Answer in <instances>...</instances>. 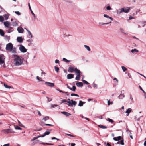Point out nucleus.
Returning a JSON list of instances; mask_svg holds the SVG:
<instances>
[{
    "mask_svg": "<svg viewBox=\"0 0 146 146\" xmlns=\"http://www.w3.org/2000/svg\"><path fill=\"white\" fill-rule=\"evenodd\" d=\"M14 63L15 65L19 66L22 65L23 61L20 57L17 55H14Z\"/></svg>",
    "mask_w": 146,
    "mask_h": 146,
    "instance_id": "f257e3e1",
    "label": "nucleus"
},
{
    "mask_svg": "<svg viewBox=\"0 0 146 146\" xmlns=\"http://www.w3.org/2000/svg\"><path fill=\"white\" fill-rule=\"evenodd\" d=\"M71 102H70V101H67L65 99H64L62 100L61 103L62 104L64 102H67L68 103V105L70 106H73V105L75 106L77 104L76 102L75 101H74L73 100H71Z\"/></svg>",
    "mask_w": 146,
    "mask_h": 146,
    "instance_id": "f03ea898",
    "label": "nucleus"
},
{
    "mask_svg": "<svg viewBox=\"0 0 146 146\" xmlns=\"http://www.w3.org/2000/svg\"><path fill=\"white\" fill-rule=\"evenodd\" d=\"M130 8L129 7H127L126 8H122L121 9L119 10V13H121L123 12H125V13H128L129 12Z\"/></svg>",
    "mask_w": 146,
    "mask_h": 146,
    "instance_id": "7ed1b4c3",
    "label": "nucleus"
},
{
    "mask_svg": "<svg viewBox=\"0 0 146 146\" xmlns=\"http://www.w3.org/2000/svg\"><path fill=\"white\" fill-rule=\"evenodd\" d=\"M79 70L77 69L76 68H75L72 66H70L69 67L68 71L70 73H72L74 71H75V73L77 72V71Z\"/></svg>",
    "mask_w": 146,
    "mask_h": 146,
    "instance_id": "20e7f679",
    "label": "nucleus"
},
{
    "mask_svg": "<svg viewBox=\"0 0 146 146\" xmlns=\"http://www.w3.org/2000/svg\"><path fill=\"white\" fill-rule=\"evenodd\" d=\"M13 48V45L11 43L8 44L6 45V49L7 50L11 51Z\"/></svg>",
    "mask_w": 146,
    "mask_h": 146,
    "instance_id": "39448f33",
    "label": "nucleus"
},
{
    "mask_svg": "<svg viewBox=\"0 0 146 146\" xmlns=\"http://www.w3.org/2000/svg\"><path fill=\"white\" fill-rule=\"evenodd\" d=\"M104 16L108 19L106 20L105 21L106 22H109L110 21H111H111L113 20V19L112 17L109 16L108 15H107L106 14H104Z\"/></svg>",
    "mask_w": 146,
    "mask_h": 146,
    "instance_id": "423d86ee",
    "label": "nucleus"
},
{
    "mask_svg": "<svg viewBox=\"0 0 146 146\" xmlns=\"http://www.w3.org/2000/svg\"><path fill=\"white\" fill-rule=\"evenodd\" d=\"M81 72L80 70L77 71V72L76 73L77 75L76 77V80H80V78L81 77Z\"/></svg>",
    "mask_w": 146,
    "mask_h": 146,
    "instance_id": "0eeeda50",
    "label": "nucleus"
},
{
    "mask_svg": "<svg viewBox=\"0 0 146 146\" xmlns=\"http://www.w3.org/2000/svg\"><path fill=\"white\" fill-rule=\"evenodd\" d=\"M52 130L51 129H47L44 134L42 135H40V137H43L46 135H49L50 133V132L52 131Z\"/></svg>",
    "mask_w": 146,
    "mask_h": 146,
    "instance_id": "6e6552de",
    "label": "nucleus"
},
{
    "mask_svg": "<svg viewBox=\"0 0 146 146\" xmlns=\"http://www.w3.org/2000/svg\"><path fill=\"white\" fill-rule=\"evenodd\" d=\"M3 131L6 133H14V132L13 130L11 129H5L3 130Z\"/></svg>",
    "mask_w": 146,
    "mask_h": 146,
    "instance_id": "1a4fd4ad",
    "label": "nucleus"
},
{
    "mask_svg": "<svg viewBox=\"0 0 146 146\" xmlns=\"http://www.w3.org/2000/svg\"><path fill=\"white\" fill-rule=\"evenodd\" d=\"M19 49L20 51L23 52H25L27 51V49L22 45H20L19 47Z\"/></svg>",
    "mask_w": 146,
    "mask_h": 146,
    "instance_id": "9d476101",
    "label": "nucleus"
},
{
    "mask_svg": "<svg viewBox=\"0 0 146 146\" xmlns=\"http://www.w3.org/2000/svg\"><path fill=\"white\" fill-rule=\"evenodd\" d=\"M45 84L46 85L51 87H53L54 86V84L53 83L46 82H45Z\"/></svg>",
    "mask_w": 146,
    "mask_h": 146,
    "instance_id": "9b49d317",
    "label": "nucleus"
},
{
    "mask_svg": "<svg viewBox=\"0 0 146 146\" xmlns=\"http://www.w3.org/2000/svg\"><path fill=\"white\" fill-rule=\"evenodd\" d=\"M17 30L18 32L20 33H23L24 31L23 29L21 27H18Z\"/></svg>",
    "mask_w": 146,
    "mask_h": 146,
    "instance_id": "f8f14e48",
    "label": "nucleus"
},
{
    "mask_svg": "<svg viewBox=\"0 0 146 146\" xmlns=\"http://www.w3.org/2000/svg\"><path fill=\"white\" fill-rule=\"evenodd\" d=\"M17 40L18 42L21 43L22 42L23 40L21 37H18L17 38Z\"/></svg>",
    "mask_w": 146,
    "mask_h": 146,
    "instance_id": "ddd939ff",
    "label": "nucleus"
},
{
    "mask_svg": "<svg viewBox=\"0 0 146 146\" xmlns=\"http://www.w3.org/2000/svg\"><path fill=\"white\" fill-rule=\"evenodd\" d=\"M74 76L73 74H69L67 75V78L68 79H72L74 78Z\"/></svg>",
    "mask_w": 146,
    "mask_h": 146,
    "instance_id": "4468645a",
    "label": "nucleus"
},
{
    "mask_svg": "<svg viewBox=\"0 0 146 146\" xmlns=\"http://www.w3.org/2000/svg\"><path fill=\"white\" fill-rule=\"evenodd\" d=\"M4 25L7 27H9V26L10 25V23L7 21L4 22Z\"/></svg>",
    "mask_w": 146,
    "mask_h": 146,
    "instance_id": "2eb2a0df",
    "label": "nucleus"
},
{
    "mask_svg": "<svg viewBox=\"0 0 146 146\" xmlns=\"http://www.w3.org/2000/svg\"><path fill=\"white\" fill-rule=\"evenodd\" d=\"M76 85L78 87H82L83 86V84L82 82H78L76 83Z\"/></svg>",
    "mask_w": 146,
    "mask_h": 146,
    "instance_id": "dca6fc26",
    "label": "nucleus"
},
{
    "mask_svg": "<svg viewBox=\"0 0 146 146\" xmlns=\"http://www.w3.org/2000/svg\"><path fill=\"white\" fill-rule=\"evenodd\" d=\"M40 125L42 126H44V125L46 126H53L54 125L52 124H44V123L42 122H41L40 123Z\"/></svg>",
    "mask_w": 146,
    "mask_h": 146,
    "instance_id": "f3484780",
    "label": "nucleus"
},
{
    "mask_svg": "<svg viewBox=\"0 0 146 146\" xmlns=\"http://www.w3.org/2000/svg\"><path fill=\"white\" fill-rule=\"evenodd\" d=\"M121 137L119 136L117 137H114L113 139L115 141H117L120 140L121 139Z\"/></svg>",
    "mask_w": 146,
    "mask_h": 146,
    "instance_id": "a211bd4d",
    "label": "nucleus"
},
{
    "mask_svg": "<svg viewBox=\"0 0 146 146\" xmlns=\"http://www.w3.org/2000/svg\"><path fill=\"white\" fill-rule=\"evenodd\" d=\"M132 109L130 108H129L127 109L126 111V113H127V116L131 112Z\"/></svg>",
    "mask_w": 146,
    "mask_h": 146,
    "instance_id": "6ab92c4d",
    "label": "nucleus"
},
{
    "mask_svg": "<svg viewBox=\"0 0 146 146\" xmlns=\"http://www.w3.org/2000/svg\"><path fill=\"white\" fill-rule=\"evenodd\" d=\"M28 5H29V9H30V11H31V13L34 16V18L35 19V15L34 13H33V11L32 10V9H31V7L30 4L29 3H28Z\"/></svg>",
    "mask_w": 146,
    "mask_h": 146,
    "instance_id": "aec40b11",
    "label": "nucleus"
},
{
    "mask_svg": "<svg viewBox=\"0 0 146 146\" xmlns=\"http://www.w3.org/2000/svg\"><path fill=\"white\" fill-rule=\"evenodd\" d=\"M61 113H62L64 114V115L66 116H67V117L69 115H71V114H70V113H68L67 112H62Z\"/></svg>",
    "mask_w": 146,
    "mask_h": 146,
    "instance_id": "412c9836",
    "label": "nucleus"
},
{
    "mask_svg": "<svg viewBox=\"0 0 146 146\" xmlns=\"http://www.w3.org/2000/svg\"><path fill=\"white\" fill-rule=\"evenodd\" d=\"M28 32V34H29V37L30 38H32L33 37L32 34L31 32L28 30L26 28H25Z\"/></svg>",
    "mask_w": 146,
    "mask_h": 146,
    "instance_id": "4be33fe9",
    "label": "nucleus"
},
{
    "mask_svg": "<svg viewBox=\"0 0 146 146\" xmlns=\"http://www.w3.org/2000/svg\"><path fill=\"white\" fill-rule=\"evenodd\" d=\"M111 23V22L110 21L109 22H107L106 23H102L101 22H100L99 23V24L100 25H104V24H108Z\"/></svg>",
    "mask_w": 146,
    "mask_h": 146,
    "instance_id": "5701e85b",
    "label": "nucleus"
},
{
    "mask_svg": "<svg viewBox=\"0 0 146 146\" xmlns=\"http://www.w3.org/2000/svg\"><path fill=\"white\" fill-rule=\"evenodd\" d=\"M85 103V102H83L81 101H79V103L78 104V106H83V104Z\"/></svg>",
    "mask_w": 146,
    "mask_h": 146,
    "instance_id": "b1692460",
    "label": "nucleus"
},
{
    "mask_svg": "<svg viewBox=\"0 0 146 146\" xmlns=\"http://www.w3.org/2000/svg\"><path fill=\"white\" fill-rule=\"evenodd\" d=\"M5 33L3 30L0 29V35L2 36H4Z\"/></svg>",
    "mask_w": 146,
    "mask_h": 146,
    "instance_id": "393cba45",
    "label": "nucleus"
},
{
    "mask_svg": "<svg viewBox=\"0 0 146 146\" xmlns=\"http://www.w3.org/2000/svg\"><path fill=\"white\" fill-rule=\"evenodd\" d=\"M49 119V117L48 116H46V117H44L42 119V120H43L44 121H46V120Z\"/></svg>",
    "mask_w": 146,
    "mask_h": 146,
    "instance_id": "a878e982",
    "label": "nucleus"
},
{
    "mask_svg": "<svg viewBox=\"0 0 146 146\" xmlns=\"http://www.w3.org/2000/svg\"><path fill=\"white\" fill-rule=\"evenodd\" d=\"M4 63V60H3L2 57L1 56L0 57V64H1Z\"/></svg>",
    "mask_w": 146,
    "mask_h": 146,
    "instance_id": "bb28decb",
    "label": "nucleus"
},
{
    "mask_svg": "<svg viewBox=\"0 0 146 146\" xmlns=\"http://www.w3.org/2000/svg\"><path fill=\"white\" fill-rule=\"evenodd\" d=\"M106 120L107 121L111 122V123H113L114 122V121L113 120H112V119H111L109 118H108L107 119H106Z\"/></svg>",
    "mask_w": 146,
    "mask_h": 146,
    "instance_id": "cd10ccee",
    "label": "nucleus"
},
{
    "mask_svg": "<svg viewBox=\"0 0 146 146\" xmlns=\"http://www.w3.org/2000/svg\"><path fill=\"white\" fill-rule=\"evenodd\" d=\"M98 126L100 128L102 129H106L107 128V127L105 126L102 125H98Z\"/></svg>",
    "mask_w": 146,
    "mask_h": 146,
    "instance_id": "c85d7f7f",
    "label": "nucleus"
},
{
    "mask_svg": "<svg viewBox=\"0 0 146 146\" xmlns=\"http://www.w3.org/2000/svg\"><path fill=\"white\" fill-rule=\"evenodd\" d=\"M13 31V29L11 27H9V29L7 30V32L10 33Z\"/></svg>",
    "mask_w": 146,
    "mask_h": 146,
    "instance_id": "c756f323",
    "label": "nucleus"
},
{
    "mask_svg": "<svg viewBox=\"0 0 146 146\" xmlns=\"http://www.w3.org/2000/svg\"><path fill=\"white\" fill-rule=\"evenodd\" d=\"M40 144H41L44 145H54V144L53 143H44V142L41 143H40Z\"/></svg>",
    "mask_w": 146,
    "mask_h": 146,
    "instance_id": "7c9ffc66",
    "label": "nucleus"
},
{
    "mask_svg": "<svg viewBox=\"0 0 146 146\" xmlns=\"http://www.w3.org/2000/svg\"><path fill=\"white\" fill-rule=\"evenodd\" d=\"M5 39L6 40L9 41L10 39V36L7 35H6L5 36Z\"/></svg>",
    "mask_w": 146,
    "mask_h": 146,
    "instance_id": "2f4dec72",
    "label": "nucleus"
},
{
    "mask_svg": "<svg viewBox=\"0 0 146 146\" xmlns=\"http://www.w3.org/2000/svg\"><path fill=\"white\" fill-rule=\"evenodd\" d=\"M131 52L133 53H134V52H138V50L136 49H132L131 50Z\"/></svg>",
    "mask_w": 146,
    "mask_h": 146,
    "instance_id": "473e14b6",
    "label": "nucleus"
},
{
    "mask_svg": "<svg viewBox=\"0 0 146 146\" xmlns=\"http://www.w3.org/2000/svg\"><path fill=\"white\" fill-rule=\"evenodd\" d=\"M4 86L6 88H12L11 86H8L5 83L4 84Z\"/></svg>",
    "mask_w": 146,
    "mask_h": 146,
    "instance_id": "72a5a7b5",
    "label": "nucleus"
},
{
    "mask_svg": "<svg viewBox=\"0 0 146 146\" xmlns=\"http://www.w3.org/2000/svg\"><path fill=\"white\" fill-rule=\"evenodd\" d=\"M55 70L57 72H58L59 70V68L58 67H57L56 66L54 67Z\"/></svg>",
    "mask_w": 146,
    "mask_h": 146,
    "instance_id": "f704fd0d",
    "label": "nucleus"
},
{
    "mask_svg": "<svg viewBox=\"0 0 146 146\" xmlns=\"http://www.w3.org/2000/svg\"><path fill=\"white\" fill-rule=\"evenodd\" d=\"M84 47L85 48L89 51H90V48L88 46L85 45Z\"/></svg>",
    "mask_w": 146,
    "mask_h": 146,
    "instance_id": "c9c22d12",
    "label": "nucleus"
},
{
    "mask_svg": "<svg viewBox=\"0 0 146 146\" xmlns=\"http://www.w3.org/2000/svg\"><path fill=\"white\" fill-rule=\"evenodd\" d=\"M15 129H16L21 130L22 128L18 126H15Z\"/></svg>",
    "mask_w": 146,
    "mask_h": 146,
    "instance_id": "e433bc0d",
    "label": "nucleus"
},
{
    "mask_svg": "<svg viewBox=\"0 0 146 146\" xmlns=\"http://www.w3.org/2000/svg\"><path fill=\"white\" fill-rule=\"evenodd\" d=\"M40 137H40V136H38L36 137H34L33 138V139H32V141H34V140H35L36 139Z\"/></svg>",
    "mask_w": 146,
    "mask_h": 146,
    "instance_id": "4c0bfd02",
    "label": "nucleus"
},
{
    "mask_svg": "<svg viewBox=\"0 0 146 146\" xmlns=\"http://www.w3.org/2000/svg\"><path fill=\"white\" fill-rule=\"evenodd\" d=\"M12 25L13 26H17L18 25L17 23V22L15 21L12 23Z\"/></svg>",
    "mask_w": 146,
    "mask_h": 146,
    "instance_id": "58836bf2",
    "label": "nucleus"
},
{
    "mask_svg": "<svg viewBox=\"0 0 146 146\" xmlns=\"http://www.w3.org/2000/svg\"><path fill=\"white\" fill-rule=\"evenodd\" d=\"M121 67L123 72H125L127 70V69L124 66H122Z\"/></svg>",
    "mask_w": 146,
    "mask_h": 146,
    "instance_id": "ea45409f",
    "label": "nucleus"
},
{
    "mask_svg": "<svg viewBox=\"0 0 146 146\" xmlns=\"http://www.w3.org/2000/svg\"><path fill=\"white\" fill-rule=\"evenodd\" d=\"M125 97V96L123 94H120L118 97L120 99H122L123 98Z\"/></svg>",
    "mask_w": 146,
    "mask_h": 146,
    "instance_id": "a19ab883",
    "label": "nucleus"
},
{
    "mask_svg": "<svg viewBox=\"0 0 146 146\" xmlns=\"http://www.w3.org/2000/svg\"><path fill=\"white\" fill-rule=\"evenodd\" d=\"M63 61H64L65 62H66L67 63H68V62H70V61L69 60H67V59H66L65 58H63Z\"/></svg>",
    "mask_w": 146,
    "mask_h": 146,
    "instance_id": "79ce46f5",
    "label": "nucleus"
},
{
    "mask_svg": "<svg viewBox=\"0 0 146 146\" xmlns=\"http://www.w3.org/2000/svg\"><path fill=\"white\" fill-rule=\"evenodd\" d=\"M4 21V18L2 16H0V21L3 22Z\"/></svg>",
    "mask_w": 146,
    "mask_h": 146,
    "instance_id": "37998d69",
    "label": "nucleus"
},
{
    "mask_svg": "<svg viewBox=\"0 0 146 146\" xmlns=\"http://www.w3.org/2000/svg\"><path fill=\"white\" fill-rule=\"evenodd\" d=\"M76 87L75 86H74L72 87V90H71L73 91H75L76 90Z\"/></svg>",
    "mask_w": 146,
    "mask_h": 146,
    "instance_id": "c03bdc74",
    "label": "nucleus"
},
{
    "mask_svg": "<svg viewBox=\"0 0 146 146\" xmlns=\"http://www.w3.org/2000/svg\"><path fill=\"white\" fill-rule=\"evenodd\" d=\"M82 81V82L84 84H86L88 85V84H89V83L87 81H86L84 80H83Z\"/></svg>",
    "mask_w": 146,
    "mask_h": 146,
    "instance_id": "a18cd8bd",
    "label": "nucleus"
},
{
    "mask_svg": "<svg viewBox=\"0 0 146 146\" xmlns=\"http://www.w3.org/2000/svg\"><path fill=\"white\" fill-rule=\"evenodd\" d=\"M110 101V100H108V105H110L111 103V104H112L113 103V102H111V103Z\"/></svg>",
    "mask_w": 146,
    "mask_h": 146,
    "instance_id": "49530a36",
    "label": "nucleus"
},
{
    "mask_svg": "<svg viewBox=\"0 0 146 146\" xmlns=\"http://www.w3.org/2000/svg\"><path fill=\"white\" fill-rule=\"evenodd\" d=\"M120 144H121L122 145H124V140H123V139L121 140V141H120Z\"/></svg>",
    "mask_w": 146,
    "mask_h": 146,
    "instance_id": "de8ad7c7",
    "label": "nucleus"
},
{
    "mask_svg": "<svg viewBox=\"0 0 146 146\" xmlns=\"http://www.w3.org/2000/svg\"><path fill=\"white\" fill-rule=\"evenodd\" d=\"M4 17L5 19L7 20L9 16L5 14L4 15Z\"/></svg>",
    "mask_w": 146,
    "mask_h": 146,
    "instance_id": "09e8293b",
    "label": "nucleus"
},
{
    "mask_svg": "<svg viewBox=\"0 0 146 146\" xmlns=\"http://www.w3.org/2000/svg\"><path fill=\"white\" fill-rule=\"evenodd\" d=\"M66 135H67L70 136V137H76V136L75 135H72L71 134H66Z\"/></svg>",
    "mask_w": 146,
    "mask_h": 146,
    "instance_id": "8fccbe9b",
    "label": "nucleus"
},
{
    "mask_svg": "<svg viewBox=\"0 0 146 146\" xmlns=\"http://www.w3.org/2000/svg\"><path fill=\"white\" fill-rule=\"evenodd\" d=\"M11 51H12L13 52V53H16V48H13V49Z\"/></svg>",
    "mask_w": 146,
    "mask_h": 146,
    "instance_id": "3c124183",
    "label": "nucleus"
},
{
    "mask_svg": "<svg viewBox=\"0 0 146 146\" xmlns=\"http://www.w3.org/2000/svg\"><path fill=\"white\" fill-rule=\"evenodd\" d=\"M106 9L107 10H111V7L110 6H107L106 7Z\"/></svg>",
    "mask_w": 146,
    "mask_h": 146,
    "instance_id": "603ef678",
    "label": "nucleus"
},
{
    "mask_svg": "<svg viewBox=\"0 0 146 146\" xmlns=\"http://www.w3.org/2000/svg\"><path fill=\"white\" fill-rule=\"evenodd\" d=\"M139 88H140V89L142 90L143 91V92L144 93V94H146V92H145L142 89V88L140 86H139Z\"/></svg>",
    "mask_w": 146,
    "mask_h": 146,
    "instance_id": "864d4df0",
    "label": "nucleus"
},
{
    "mask_svg": "<svg viewBox=\"0 0 146 146\" xmlns=\"http://www.w3.org/2000/svg\"><path fill=\"white\" fill-rule=\"evenodd\" d=\"M121 31L123 33H124L125 34H127V33H124V30L123 29H120Z\"/></svg>",
    "mask_w": 146,
    "mask_h": 146,
    "instance_id": "5fc2aeb1",
    "label": "nucleus"
},
{
    "mask_svg": "<svg viewBox=\"0 0 146 146\" xmlns=\"http://www.w3.org/2000/svg\"><path fill=\"white\" fill-rule=\"evenodd\" d=\"M113 80H115L116 81V83H117L118 82V80L116 78H114L113 79Z\"/></svg>",
    "mask_w": 146,
    "mask_h": 146,
    "instance_id": "6e6d98bb",
    "label": "nucleus"
},
{
    "mask_svg": "<svg viewBox=\"0 0 146 146\" xmlns=\"http://www.w3.org/2000/svg\"><path fill=\"white\" fill-rule=\"evenodd\" d=\"M15 13L18 15H20L21 14L20 13L19 11H15Z\"/></svg>",
    "mask_w": 146,
    "mask_h": 146,
    "instance_id": "4d7b16f0",
    "label": "nucleus"
},
{
    "mask_svg": "<svg viewBox=\"0 0 146 146\" xmlns=\"http://www.w3.org/2000/svg\"><path fill=\"white\" fill-rule=\"evenodd\" d=\"M18 122L19 123V125L20 126H21V127H23V125H22V124H21V123L19 121H18Z\"/></svg>",
    "mask_w": 146,
    "mask_h": 146,
    "instance_id": "13d9d810",
    "label": "nucleus"
},
{
    "mask_svg": "<svg viewBox=\"0 0 146 146\" xmlns=\"http://www.w3.org/2000/svg\"><path fill=\"white\" fill-rule=\"evenodd\" d=\"M52 140L56 139V140H59V139H57V138L55 137H52Z\"/></svg>",
    "mask_w": 146,
    "mask_h": 146,
    "instance_id": "bf43d9fd",
    "label": "nucleus"
},
{
    "mask_svg": "<svg viewBox=\"0 0 146 146\" xmlns=\"http://www.w3.org/2000/svg\"><path fill=\"white\" fill-rule=\"evenodd\" d=\"M55 62L56 63H59V61L58 60L56 59L55 61Z\"/></svg>",
    "mask_w": 146,
    "mask_h": 146,
    "instance_id": "052dcab7",
    "label": "nucleus"
},
{
    "mask_svg": "<svg viewBox=\"0 0 146 146\" xmlns=\"http://www.w3.org/2000/svg\"><path fill=\"white\" fill-rule=\"evenodd\" d=\"M46 98L48 99V102H49L50 101H52V99H50V100H49V98L48 97H46Z\"/></svg>",
    "mask_w": 146,
    "mask_h": 146,
    "instance_id": "680f3d73",
    "label": "nucleus"
},
{
    "mask_svg": "<svg viewBox=\"0 0 146 146\" xmlns=\"http://www.w3.org/2000/svg\"><path fill=\"white\" fill-rule=\"evenodd\" d=\"M57 90L58 91L60 92H62V93H64V91H63L62 90H60L59 89H57Z\"/></svg>",
    "mask_w": 146,
    "mask_h": 146,
    "instance_id": "e2e57ef3",
    "label": "nucleus"
},
{
    "mask_svg": "<svg viewBox=\"0 0 146 146\" xmlns=\"http://www.w3.org/2000/svg\"><path fill=\"white\" fill-rule=\"evenodd\" d=\"M134 18L131 16H130L129 17V20H131L132 19H134Z\"/></svg>",
    "mask_w": 146,
    "mask_h": 146,
    "instance_id": "0e129e2a",
    "label": "nucleus"
},
{
    "mask_svg": "<svg viewBox=\"0 0 146 146\" xmlns=\"http://www.w3.org/2000/svg\"><path fill=\"white\" fill-rule=\"evenodd\" d=\"M51 106L52 107L54 108V106L57 107L58 106V105H52Z\"/></svg>",
    "mask_w": 146,
    "mask_h": 146,
    "instance_id": "69168bd1",
    "label": "nucleus"
},
{
    "mask_svg": "<svg viewBox=\"0 0 146 146\" xmlns=\"http://www.w3.org/2000/svg\"><path fill=\"white\" fill-rule=\"evenodd\" d=\"M76 94H74V93H72L71 94V96H76Z\"/></svg>",
    "mask_w": 146,
    "mask_h": 146,
    "instance_id": "338daca9",
    "label": "nucleus"
},
{
    "mask_svg": "<svg viewBox=\"0 0 146 146\" xmlns=\"http://www.w3.org/2000/svg\"><path fill=\"white\" fill-rule=\"evenodd\" d=\"M10 144L9 143L7 144H5L3 145V146H9Z\"/></svg>",
    "mask_w": 146,
    "mask_h": 146,
    "instance_id": "774afa93",
    "label": "nucleus"
}]
</instances>
